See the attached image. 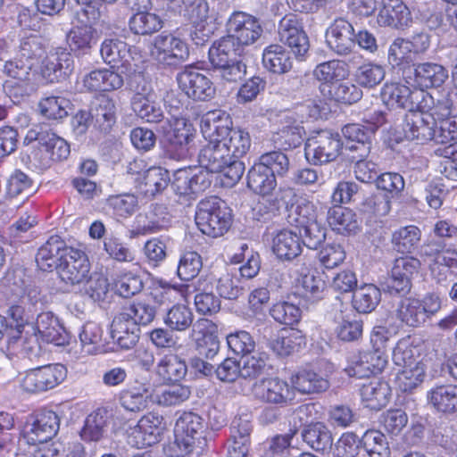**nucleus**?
Masks as SVG:
<instances>
[{
    "mask_svg": "<svg viewBox=\"0 0 457 457\" xmlns=\"http://www.w3.org/2000/svg\"><path fill=\"white\" fill-rule=\"evenodd\" d=\"M327 43L330 49L339 55L349 54L355 47V30L345 18L333 21L326 32Z\"/></svg>",
    "mask_w": 457,
    "mask_h": 457,
    "instance_id": "23",
    "label": "nucleus"
},
{
    "mask_svg": "<svg viewBox=\"0 0 457 457\" xmlns=\"http://www.w3.org/2000/svg\"><path fill=\"white\" fill-rule=\"evenodd\" d=\"M361 445L370 457L390 456V449L386 442V436L379 431H366L362 436Z\"/></svg>",
    "mask_w": 457,
    "mask_h": 457,
    "instance_id": "59",
    "label": "nucleus"
},
{
    "mask_svg": "<svg viewBox=\"0 0 457 457\" xmlns=\"http://www.w3.org/2000/svg\"><path fill=\"white\" fill-rule=\"evenodd\" d=\"M227 31L243 46L253 44L261 37L262 29L255 17L234 12L227 22Z\"/></svg>",
    "mask_w": 457,
    "mask_h": 457,
    "instance_id": "21",
    "label": "nucleus"
},
{
    "mask_svg": "<svg viewBox=\"0 0 457 457\" xmlns=\"http://www.w3.org/2000/svg\"><path fill=\"white\" fill-rule=\"evenodd\" d=\"M195 315L192 310L182 303L173 304L167 308L162 316L163 323L171 331L185 332L194 328Z\"/></svg>",
    "mask_w": 457,
    "mask_h": 457,
    "instance_id": "41",
    "label": "nucleus"
},
{
    "mask_svg": "<svg viewBox=\"0 0 457 457\" xmlns=\"http://www.w3.org/2000/svg\"><path fill=\"white\" fill-rule=\"evenodd\" d=\"M258 163L269 170L275 177H284L289 170L288 156L280 150L270 151L259 157Z\"/></svg>",
    "mask_w": 457,
    "mask_h": 457,
    "instance_id": "58",
    "label": "nucleus"
},
{
    "mask_svg": "<svg viewBox=\"0 0 457 457\" xmlns=\"http://www.w3.org/2000/svg\"><path fill=\"white\" fill-rule=\"evenodd\" d=\"M156 371L164 381L178 382L187 375V366L178 355L167 354L159 361Z\"/></svg>",
    "mask_w": 457,
    "mask_h": 457,
    "instance_id": "51",
    "label": "nucleus"
},
{
    "mask_svg": "<svg viewBox=\"0 0 457 457\" xmlns=\"http://www.w3.org/2000/svg\"><path fill=\"white\" fill-rule=\"evenodd\" d=\"M123 78L111 70H95L83 79L84 87L89 91H112L123 86Z\"/></svg>",
    "mask_w": 457,
    "mask_h": 457,
    "instance_id": "34",
    "label": "nucleus"
},
{
    "mask_svg": "<svg viewBox=\"0 0 457 457\" xmlns=\"http://www.w3.org/2000/svg\"><path fill=\"white\" fill-rule=\"evenodd\" d=\"M91 123L103 132H108L116 121V105L109 96L97 97L90 109Z\"/></svg>",
    "mask_w": 457,
    "mask_h": 457,
    "instance_id": "33",
    "label": "nucleus"
},
{
    "mask_svg": "<svg viewBox=\"0 0 457 457\" xmlns=\"http://www.w3.org/2000/svg\"><path fill=\"white\" fill-rule=\"evenodd\" d=\"M35 331L37 336L39 335L47 344L62 346L69 343L68 332L52 312H45L37 315Z\"/></svg>",
    "mask_w": 457,
    "mask_h": 457,
    "instance_id": "25",
    "label": "nucleus"
},
{
    "mask_svg": "<svg viewBox=\"0 0 457 457\" xmlns=\"http://www.w3.org/2000/svg\"><path fill=\"white\" fill-rule=\"evenodd\" d=\"M74 69L72 54L62 46L53 47L42 66V76L50 83L68 78Z\"/></svg>",
    "mask_w": 457,
    "mask_h": 457,
    "instance_id": "20",
    "label": "nucleus"
},
{
    "mask_svg": "<svg viewBox=\"0 0 457 457\" xmlns=\"http://www.w3.org/2000/svg\"><path fill=\"white\" fill-rule=\"evenodd\" d=\"M245 359L241 367V377L244 378H256L263 374L268 366L269 355L265 352H253Z\"/></svg>",
    "mask_w": 457,
    "mask_h": 457,
    "instance_id": "62",
    "label": "nucleus"
},
{
    "mask_svg": "<svg viewBox=\"0 0 457 457\" xmlns=\"http://www.w3.org/2000/svg\"><path fill=\"white\" fill-rule=\"evenodd\" d=\"M440 309L441 299L435 294L427 295L422 301L406 297L402 300V322L410 327H419Z\"/></svg>",
    "mask_w": 457,
    "mask_h": 457,
    "instance_id": "13",
    "label": "nucleus"
},
{
    "mask_svg": "<svg viewBox=\"0 0 457 457\" xmlns=\"http://www.w3.org/2000/svg\"><path fill=\"white\" fill-rule=\"evenodd\" d=\"M29 62L15 55L4 65L3 72L8 77L3 85L4 90L13 103L30 96L37 88L36 67Z\"/></svg>",
    "mask_w": 457,
    "mask_h": 457,
    "instance_id": "6",
    "label": "nucleus"
},
{
    "mask_svg": "<svg viewBox=\"0 0 457 457\" xmlns=\"http://www.w3.org/2000/svg\"><path fill=\"white\" fill-rule=\"evenodd\" d=\"M170 221V215L163 204H151L145 213L137 216V231L143 235L155 233L167 228Z\"/></svg>",
    "mask_w": 457,
    "mask_h": 457,
    "instance_id": "32",
    "label": "nucleus"
},
{
    "mask_svg": "<svg viewBox=\"0 0 457 457\" xmlns=\"http://www.w3.org/2000/svg\"><path fill=\"white\" fill-rule=\"evenodd\" d=\"M279 40L287 45L298 59H303L310 48L309 38L303 29L302 19L295 13L285 15L278 22Z\"/></svg>",
    "mask_w": 457,
    "mask_h": 457,
    "instance_id": "12",
    "label": "nucleus"
},
{
    "mask_svg": "<svg viewBox=\"0 0 457 457\" xmlns=\"http://www.w3.org/2000/svg\"><path fill=\"white\" fill-rule=\"evenodd\" d=\"M270 314L275 321L293 326L297 324L301 319L302 312L300 308L288 301H278L270 309Z\"/></svg>",
    "mask_w": 457,
    "mask_h": 457,
    "instance_id": "56",
    "label": "nucleus"
},
{
    "mask_svg": "<svg viewBox=\"0 0 457 457\" xmlns=\"http://www.w3.org/2000/svg\"><path fill=\"white\" fill-rule=\"evenodd\" d=\"M299 277L298 285L302 288V295L304 298L315 302L323 298L326 284L324 280L315 275V271L306 266L297 270Z\"/></svg>",
    "mask_w": 457,
    "mask_h": 457,
    "instance_id": "44",
    "label": "nucleus"
},
{
    "mask_svg": "<svg viewBox=\"0 0 457 457\" xmlns=\"http://www.w3.org/2000/svg\"><path fill=\"white\" fill-rule=\"evenodd\" d=\"M1 350L11 361L28 359L32 361L37 360L42 354L36 332L22 334L19 328L14 335L7 338Z\"/></svg>",
    "mask_w": 457,
    "mask_h": 457,
    "instance_id": "17",
    "label": "nucleus"
},
{
    "mask_svg": "<svg viewBox=\"0 0 457 457\" xmlns=\"http://www.w3.org/2000/svg\"><path fill=\"white\" fill-rule=\"evenodd\" d=\"M131 108L137 118L150 124H161L167 121L162 105L149 96L136 93L130 101Z\"/></svg>",
    "mask_w": 457,
    "mask_h": 457,
    "instance_id": "30",
    "label": "nucleus"
},
{
    "mask_svg": "<svg viewBox=\"0 0 457 457\" xmlns=\"http://www.w3.org/2000/svg\"><path fill=\"white\" fill-rule=\"evenodd\" d=\"M343 147L338 133L320 130L311 136L304 146L305 157L313 165H322L334 162Z\"/></svg>",
    "mask_w": 457,
    "mask_h": 457,
    "instance_id": "8",
    "label": "nucleus"
},
{
    "mask_svg": "<svg viewBox=\"0 0 457 457\" xmlns=\"http://www.w3.org/2000/svg\"><path fill=\"white\" fill-rule=\"evenodd\" d=\"M272 251L281 260H293L302 252L301 238L296 232L280 230L272 240Z\"/></svg>",
    "mask_w": 457,
    "mask_h": 457,
    "instance_id": "37",
    "label": "nucleus"
},
{
    "mask_svg": "<svg viewBox=\"0 0 457 457\" xmlns=\"http://www.w3.org/2000/svg\"><path fill=\"white\" fill-rule=\"evenodd\" d=\"M170 181L167 170L162 167H152L144 173L139 189L145 196H154L162 192Z\"/></svg>",
    "mask_w": 457,
    "mask_h": 457,
    "instance_id": "48",
    "label": "nucleus"
},
{
    "mask_svg": "<svg viewBox=\"0 0 457 457\" xmlns=\"http://www.w3.org/2000/svg\"><path fill=\"white\" fill-rule=\"evenodd\" d=\"M111 337L120 348L128 350L138 342L140 328L137 326L136 321L120 312L112 322Z\"/></svg>",
    "mask_w": 457,
    "mask_h": 457,
    "instance_id": "29",
    "label": "nucleus"
},
{
    "mask_svg": "<svg viewBox=\"0 0 457 457\" xmlns=\"http://www.w3.org/2000/svg\"><path fill=\"white\" fill-rule=\"evenodd\" d=\"M314 78L325 84L345 79L349 75L347 64L339 60H331L318 64L312 71Z\"/></svg>",
    "mask_w": 457,
    "mask_h": 457,
    "instance_id": "52",
    "label": "nucleus"
},
{
    "mask_svg": "<svg viewBox=\"0 0 457 457\" xmlns=\"http://www.w3.org/2000/svg\"><path fill=\"white\" fill-rule=\"evenodd\" d=\"M288 221L297 228L303 227L311 222L316 221L314 204L306 199H298L288 208Z\"/></svg>",
    "mask_w": 457,
    "mask_h": 457,
    "instance_id": "55",
    "label": "nucleus"
},
{
    "mask_svg": "<svg viewBox=\"0 0 457 457\" xmlns=\"http://www.w3.org/2000/svg\"><path fill=\"white\" fill-rule=\"evenodd\" d=\"M303 440L314 451L324 453L330 450L333 437L328 427L321 423H311L302 430Z\"/></svg>",
    "mask_w": 457,
    "mask_h": 457,
    "instance_id": "40",
    "label": "nucleus"
},
{
    "mask_svg": "<svg viewBox=\"0 0 457 457\" xmlns=\"http://www.w3.org/2000/svg\"><path fill=\"white\" fill-rule=\"evenodd\" d=\"M70 102L61 96H47L38 104L40 113L47 119L60 120L68 115L67 108Z\"/></svg>",
    "mask_w": 457,
    "mask_h": 457,
    "instance_id": "61",
    "label": "nucleus"
},
{
    "mask_svg": "<svg viewBox=\"0 0 457 457\" xmlns=\"http://www.w3.org/2000/svg\"><path fill=\"white\" fill-rule=\"evenodd\" d=\"M179 87L191 99L209 101L214 97L216 89L211 79L198 70L185 68L177 75Z\"/></svg>",
    "mask_w": 457,
    "mask_h": 457,
    "instance_id": "14",
    "label": "nucleus"
},
{
    "mask_svg": "<svg viewBox=\"0 0 457 457\" xmlns=\"http://www.w3.org/2000/svg\"><path fill=\"white\" fill-rule=\"evenodd\" d=\"M195 220L200 231L212 237L223 236L232 223L229 208L217 196H211L199 202Z\"/></svg>",
    "mask_w": 457,
    "mask_h": 457,
    "instance_id": "4",
    "label": "nucleus"
},
{
    "mask_svg": "<svg viewBox=\"0 0 457 457\" xmlns=\"http://www.w3.org/2000/svg\"><path fill=\"white\" fill-rule=\"evenodd\" d=\"M277 186L276 177L258 162L247 173V187L259 195L270 194Z\"/></svg>",
    "mask_w": 457,
    "mask_h": 457,
    "instance_id": "45",
    "label": "nucleus"
},
{
    "mask_svg": "<svg viewBox=\"0 0 457 457\" xmlns=\"http://www.w3.org/2000/svg\"><path fill=\"white\" fill-rule=\"evenodd\" d=\"M72 247L68 246L59 236H52L42 245L37 253L36 262L38 268L44 271H50L59 268V263L63 261L64 253Z\"/></svg>",
    "mask_w": 457,
    "mask_h": 457,
    "instance_id": "27",
    "label": "nucleus"
},
{
    "mask_svg": "<svg viewBox=\"0 0 457 457\" xmlns=\"http://www.w3.org/2000/svg\"><path fill=\"white\" fill-rule=\"evenodd\" d=\"M294 390L302 394H312L325 391L328 388L329 383L320 374L303 370H299L291 379Z\"/></svg>",
    "mask_w": 457,
    "mask_h": 457,
    "instance_id": "46",
    "label": "nucleus"
},
{
    "mask_svg": "<svg viewBox=\"0 0 457 457\" xmlns=\"http://www.w3.org/2000/svg\"><path fill=\"white\" fill-rule=\"evenodd\" d=\"M67 376L66 368L60 363L29 370L21 380V388L30 394H40L60 385Z\"/></svg>",
    "mask_w": 457,
    "mask_h": 457,
    "instance_id": "9",
    "label": "nucleus"
},
{
    "mask_svg": "<svg viewBox=\"0 0 457 457\" xmlns=\"http://www.w3.org/2000/svg\"><path fill=\"white\" fill-rule=\"evenodd\" d=\"M164 428L163 417L154 412H148L134 428H130L129 444L137 448L152 446L161 440Z\"/></svg>",
    "mask_w": 457,
    "mask_h": 457,
    "instance_id": "15",
    "label": "nucleus"
},
{
    "mask_svg": "<svg viewBox=\"0 0 457 457\" xmlns=\"http://www.w3.org/2000/svg\"><path fill=\"white\" fill-rule=\"evenodd\" d=\"M25 141L28 143L37 141L49 154L50 158L55 162L67 159L71 153L68 142L45 125H35L32 127L27 132Z\"/></svg>",
    "mask_w": 457,
    "mask_h": 457,
    "instance_id": "18",
    "label": "nucleus"
},
{
    "mask_svg": "<svg viewBox=\"0 0 457 457\" xmlns=\"http://www.w3.org/2000/svg\"><path fill=\"white\" fill-rule=\"evenodd\" d=\"M226 145L222 144L217 136L210 137L209 142L203 146L198 154V162L202 168L217 173L231 159Z\"/></svg>",
    "mask_w": 457,
    "mask_h": 457,
    "instance_id": "28",
    "label": "nucleus"
},
{
    "mask_svg": "<svg viewBox=\"0 0 457 457\" xmlns=\"http://www.w3.org/2000/svg\"><path fill=\"white\" fill-rule=\"evenodd\" d=\"M206 428L207 425L202 416L192 411L183 412L176 420L174 427V445L178 448L177 455L183 457L195 451H203L205 445Z\"/></svg>",
    "mask_w": 457,
    "mask_h": 457,
    "instance_id": "5",
    "label": "nucleus"
},
{
    "mask_svg": "<svg viewBox=\"0 0 457 457\" xmlns=\"http://www.w3.org/2000/svg\"><path fill=\"white\" fill-rule=\"evenodd\" d=\"M100 54L104 62L112 68H122L128 71L130 68L131 50L129 45L120 39H105L100 48Z\"/></svg>",
    "mask_w": 457,
    "mask_h": 457,
    "instance_id": "31",
    "label": "nucleus"
},
{
    "mask_svg": "<svg viewBox=\"0 0 457 457\" xmlns=\"http://www.w3.org/2000/svg\"><path fill=\"white\" fill-rule=\"evenodd\" d=\"M402 108L407 112L424 109L428 93L424 87H440L448 78L447 71L440 64L418 63L411 55L402 57Z\"/></svg>",
    "mask_w": 457,
    "mask_h": 457,
    "instance_id": "2",
    "label": "nucleus"
},
{
    "mask_svg": "<svg viewBox=\"0 0 457 457\" xmlns=\"http://www.w3.org/2000/svg\"><path fill=\"white\" fill-rule=\"evenodd\" d=\"M170 129L162 126L166 140V153L174 160H185L190 155L191 145L195 136L193 124L183 117H171L167 119Z\"/></svg>",
    "mask_w": 457,
    "mask_h": 457,
    "instance_id": "7",
    "label": "nucleus"
},
{
    "mask_svg": "<svg viewBox=\"0 0 457 457\" xmlns=\"http://www.w3.org/2000/svg\"><path fill=\"white\" fill-rule=\"evenodd\" d=\"M391 395V387L386 381L372 379L363 384L361 397L366 406L372 410H380L386 406Z\"/></svg>",
    "mask_w": 457,
    "mask_h": 457,
    "instance_id": "39",
    "label": "nucleus"
},
{
    "mask_svg": "<svg viewBox=\"0 0 457 457\" xmlns=\"http://www.w3.org/2000/svg\"><path fill=\"white\" fill-rule=\"evenodd\" d=\"M203 267L202 258L196 252H187L179 259L177 274L181 280L195 278Z\"/></svg>",
    "mask_w": 457,
    "mask_h": 457,
    "instance_id": "63",
    "label": "nucleus"
},
{
    "mask_svg": "<svg viewBox=\"0 0 457 457\" xmlns=\"http://www.w3.org/2000/svg\"><path fill=\"white\" fill-rule=\"evenodd\" d=\"M129 319L136 321L137 326H145L150 324L155 318V304L149 300L138 301L133 303L121 312Z\"/></svg>",
    "mask_w": 457,
    "mask_h": 457,
    "instance_id": "57",
    "label": "nucleus"
},
{
    "mask_svg": "<svg viewBox=\"0 0 457 457\" xmlns=\"http://www.w3.org/2000/svg\"><path fill=\"white\" fill-rule=\"evenodd\" d=\"M252 392L260 402L280 408L291 405L295 397L292 385L278 377L257 380Z\"/></svg>",
    "mask_w": 457,
    "mask_h": 457,
    "instance_id": "10",
    "label": "nucleus"
},
{
    "mask_svg": "<svg viewBox=\"0 0 457 457\" xmlns=\"http://www.w3.org/2000/svg\"><path fill=\"white\" fill-rule=\"evenodd\" d=\"M306 344L305 337L298 330H291L286 336L269 339L267 346L278 356L286 357L299 352Z\"/></svg>",
    "mask_w": 457,
    "mask_h": 457,
    "instance_id": "47",
    "label": "nucleus"
},
{
    "mask_svg": "<svg viewBox=\"0 0 457 457\" xmlns=\"http://www.w3.org/2000/svg\"><path fill=\"white\" fill-rule=\"evenodd\" d=\"M102 327L94 321L85 323L79 334L82 349L88 354L96 353L103 338Z\"/></svg>",
    "mask_w": 457,
    "mask_h": 457,
    "instance_id": "60",
    "label": "nucleus"
},
{
    "mask_svg": "<svg viewBox=\"0 0 457 457\" xmlns=\"http://www.w3.org/2000/svg\"><path fill=\"white\" fill-rule=\"evenodd\" d=\"M328 222L333 230L341 235L356 234L360 230V222L353 210L341 205L330 208Z\"/></svg>",
    "mask_w": 457,
    "mask_h": 457,
    "instance_id": "35",
    "label": "nucleus"
},
{
    "mask_svg": "<svg viewBox=\"0 0 457 457\" xmlns=\"http://www.w3.org/2000/svg\"><path fill=\"white\" fill-rule=\"evenodd\" d=\"M60 428V418L51 410H39L33 421L27 427L24 437L31 445L46 443L51 440Z\"/></svg>",
    "mask_w": 457,
    "mask_h": 457,
    "instance_id": "19",
    "label": "nucleus"
},
{
    "mask_svg": "<svg viewBox=\"0 0 457 457\" xmlns=\"http://www.w3.org/2000/svg\"><path fill=\"white\" fill-rule=\"evenodd\" d=\"M241 47L242 46L228 33L210 48V62L212 64H220L227 60H236L241 52Z\"/></svg>",
    "mask_w": 457,
    "mask_h": 457,
    "instance_id": "50",
    "label": "nucleus"
},
{
    "mask_svg": "<svg viewBox=\"0 0 457 457\" xmlns=\"http://www.w3.org/2000/svg\"><path fill=\"white\" fill-rule=\"evenodd\" d=\"M151 399L149 387L137 384L122 389L119 394L120 405L128 411L140 412L148 407Z\"/></svg>",
    "mask_w": 457,
    "mask_h": 457,
    "instance_id": "36",
    "label": "nucleus"
},
{
    "mask_svg": "<svg viewBox=\"0 0 457 457\" xmlns=\"http://www.w3.org/2000/svg\"><path fill=\"white\" fill-rule=\"evenodd\" d=\"M425 364L417 346L402 351V391L411 392L424 381Z\"/></svg>",
    "mask_w": 457,
    "mask_h": 457,
    "instance_id": "22",
    "label": "nucleus"
},
{
    "mask_svg": "<svg viewBox=\"0 0 457 457\" xmlns=\"http://www.w3.org/2000/svg\"><path fill=\"white\" fill-rule=\"evenodd\" d=\"M326 228L317 220L299 228L301 245L317 250L326 239Z\"/></svg>",
    "mask_w": 457,
    "mask_h": 457,
    "instance_id": "64",
    "label": "nucleus"
},
{
    "mask_svg": "<svg viewBox=\"0 0 457 457\" xmlns=\"http://www.w3.org/2000/svg\"><path fill=\"white\" fill-rule=\"evenodd\" d=\"M451 114L450 109L444 108L443 119L437 124L433 116L424 112L423 109L414 112H407L402 123V132L407 140H416L413 146L409 148L410 154L403 152V157L407 166L411 170H419L424 165L425 160L418 155L420 152V145L428 140H433L436 144L446 145L457 140V119L448 118Z\"/></svg>",
    "mask_w": 457,
    "mask_h": 457,
    "instance_id": "1",
    "label": "nucleus"
},
{
    "mask_svg": "<svg viewBox=\"0 0 457 457\" xmlns=\"http://www.w3.org/2000/svg\"><path fill=\"white\" fill-rule=\"evenodd\" d=\"M262 63L267 70L277 74L286 73L292 68L289 52L278 44L270 45L263 50Z\"/></svg>",
    "mask_w": 457,
    "mask_h": 457,
    "instance_id": "43",
    "label": "nucleus"
},
{
    "mask_svg": "<svg viewBox=\"0 0 457 457\" xmlns=\"http://www.w3.org/2000/svg\"><path fill=\"white\" fill-rule=\"evenodd\" d=\"M230 435L228 450L233 448L245 450L249 448L253 429L251 416L247 413L236 416L230 424Z\"/></svg>",
    "mask_w": 457,
    "mask_h": 457,
    "instance_id": "42",
    "label": "nucleus"
},
{
    "mask_svg": "<svg viewBox=\"0 0 457 457\" xmlns=\"http://www.w3.org/2000/svg\"><path fill=\"white\" fill-rule=\"evenodd\" d=\"M150 53L154 60L167 66H178L189 57L187 43L173 34L166 32L154 38Z\"/></svg>",
    "mask_w": 457,
    "mask_h": 457,
    "instance_id": "11",
    "label": "nucleus"
},
{
    "mask_svg": "<svg viewBox=\"0 0 457 457\" xmlns=\"http://www.w3.org/2000/svg\"><path fill=\"white\" fill-rule=\"evenodd\" d=\"M67 251L57 269L61 279L72 286L85 283L89 278L90 273L87 256L84 252L73 247Z\"/></svg>",
    "mask_w": 457,
    "mask_h": 457,
    "instance_id": "16",
    "label": "nucleus"
},
{
    "mask_svg": "<svg viewBox=\"0 0 457 457\" xmlns=\"http://www.w3.org/2000/svg\"><path fill=\"white\" fill-rule=\"evenodd\" d=\"M381 299V290L373 284L356 288L353 295V306L359 313H370Z\"/></svg>",
    "mask_w": 457,
    "mask_h": 457,
    "instance_id": "49",
    "label": "nucleus"
},
{
    "mask_svg": "<svg viewBox=\"0 0 457 457\" xmlns=\"http://www.w3.org/2000/svg\"><path fill=\"white\" fill-rule=\"evenodd\" d=\"M343 135L349 140L355 142L350 146L351 150L359 151V157H367L370 152L371 132L364 129L360 124H347L342 129Z\"/></svg>",
    "mask_w": 457,
    "mask_h": 457,
    "instance_id": "53",
    "label": "nucleus"
},
{
    "mask_svg": "<svg viewBox=\"0 0 457 457\" xmlns=\"http://www.w3.org/2000/svg\"><path fill=\"white\" fill-rule=\"evenodd\" d=\"M229 116L220 110L206 113L201 120L202 131L209 137L217 136L228 150L231 157L241 158L251 147V137L239 128H230Z\"/></svg>",
    "mask_w": 457,
    "mask_h": 457,
    "instance_id": "3",
    "label": "nucleus"
},
{
    "mask_svg": "<svg viewBox=\"0 0 457 457\" xmlns=\"http://www.w3.org/2000/svg\"><path fill=\"white\" fill-rule=\"evenodd\" d=\"M428 400L437 411L453 413L457 411V386H436L428 391Z\"/></svg>",
    "mask_w": 457,
    "mask_h": 457,
    "instance_id": "38",
    "label": "nucleus"
},
{
    "mask_svg": "<svg viewBox=\"0 0 457 457\" xmlns=\"http://www.w3.org/2000/svg\"><path fill=\"white\" fill-rule=\"evenodd\" d=\"M129 29L137 35H151L160 30L163 22L155 13L145 12L135 13L129 21Z\"/></svg>",
    "mask_w": 457,
    "mask_h": 457,
    "instance_id": "54",
    "label": "nucleus"
},
{
    "mask_svg": "<svg viewBox=\"0 0 457 457\" xmlns=\"http://www.w3.org/2000/svg\"><path fill=\"white\" fill-rule=\"evenodd\" d=\"M217 326L208 319H198L194 325L193 337L198 353L206 359H213L220 351V343L215 334Z\"/></svg>",
    "mask_w": 457,
    "mask_h": 457,
    "instance_id": "24",
    "label": "nucleus"
},
{
    "mask_svg": "<svg viewBox=\"0 0 457 457\" xmlns=\"http://www.w3.org/2000/svg\"><path fill=\"white\" fill-rule=\"evenodd\" d=\"M305 133L300 120L293 113H284L279 121L278 130L273 134V142L282 149H290L299 146Z\"/></svg>",
    "mask_w": 457,
    "mask_h": 457,
    "instance_id": "26",
    "label": "nucleus"
}]
</instances>
